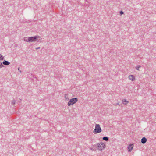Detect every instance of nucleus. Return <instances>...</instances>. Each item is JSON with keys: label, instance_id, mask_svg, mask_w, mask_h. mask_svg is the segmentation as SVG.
I'll return each mask as SVG.
<instances>
[{"label": "nucleus", "instance_id": "f257e3e1", "mask_svg": "<svg viewBox=\"0 0 156 156\" xmlns=\"http://www.w3.org/2000/svg\"><path fill=\"white\" fill-rule=\"evenodd\" d=\"M102 130L99 124H96L95 125V127L93 132L94 134H97L101 132Z\"/></svg>", "mask_w": 156, "mask_h": 156}, {"label": "nucleus", "instance_id": "f03ea898", "mask_svg": "<svg viewBox=\"0 0 156 156\" xmlns=\"http://www.w3.org/2000/svg\"><path fill=\"white\" fill-rule=\"evenodd\" d=\"M40 37L38 36H35L34 37H28V42H34L37 40V38Z\"/></svg>", "mask_w": 156, "mask_h": 156}, {"label": "nucleus", "instance_id": "7ed1b4c3", "mask_svg": "<svg viewBox=\"0 0 156 156\" xmlns=\"http://www.w3.org/2000/svg\"><path fill=\"white\" fill-rule=\"evenodd\" d=\"M78 101V99L76 98H74L70 99L68 102L67 105L70 106L75 104Z\"/></svg>", "mask_w": 156, "mask_h": 156}, {"label": "nucleus", "instance_id": "20e7f679", "mask_svg": "<svg viewBox=\"0 0 156 156\" xmlns=\"http://www.w3.org/2000/svg\"><path fill=\"white\" fill-rule=\"evenodd\" d=\"M97 147L98 149L101 150H102L104 148H105L104 146H105L104 143H98L97 144Z\"/></svg>", "mask_w": 156, "mask_h": 156}, {"label": "nucleus", "instance_id": "39448f33", "mask_svg": "<svg viewBox=\"0 0 156 156\" xmlns=\"http://www.w3.org/2000/svg\"><path fill=\"white\" fill-rule=\"evenodd\" d=\"M133 147V145L132 144H129L127 147L129 152H130L132 150Z\"/></svg>", "mask_w": 156, "mask_h": 156}, {"label": "nucleus", "instance_id": "423d86ee", "mask_svg": "<svg viewBox=\"0 0 156 156\" xmlns=\"http://www.w3.org/2000/svg\"><path fill=\"white\" fill-rule=\"evenodd\" d=\"M147 141V139L145 137H143L141 139V142L143 144L145 143Z\"/></svg>", "mask_w": 156, "mask_h": 156}, {"label": "nucleus", "instance_id": "0eeeda50", "mask_svg": "<svg viewBox=\"0 0 156 156\" xmlns=\"http://www.w3.org/2000/svg\"><path fill=\"white\" fill-rule=\"evenodd\" d=\"M2 64H4V65H8L10 64V63L8 61H6L5 60H4L3 62H2Z\"/></svg>", "mask_w": 156, "mask_h": 156}, {"label": "nucleus", "instance_id": "6e6552de", "mask_svg": "<svg viewBox=\"0 0 156 156\" xmlns=\"http://www.w3.org/2000/svg\"><path fill=\"white\" fill-rule=\"evenodd\" d=\"M129 78L130 80L132 81H133L135 80V77L133 75L129 76Z\"/></svg>", "mask_w": 156, "mask_h": 156}, {"label": "nucleus", "instance_id": "1a4fd4ad", "mask_svg": "<svg viewBox=\"0 0 156 156\" xmlns=\"http://www.w3.org/2000/svg\"><path fill=\"white\" fill-rule=\"evenodd\" d=\"M122 103L124 105H126L129 102V101L126 100L125 99L122 100Z\"/></svg>", "mask_w": 156, "mask_h": 156}, {"label": "nucleus", "instance_id": "9d476101", "mask_svg": "<svg viewBox=\"0 0 156 156\" xmlns=\"http://www.w3.org/2000/svg\"><path fill=\"white\" fill-rule=\"evenodd\" d=\"M103 139L106 141H108L109 140V138L106 136H104L103 137Z\"/></svg>", "mask_w": 156, "mask_h": 156}, {"label": "nucleus", "instance_id": "9b49d317", "mask_svg": "<svg viewBox=\"0 0 156 156\" xmlns=\"http://www.w3.org/2000/svg\"><path fill=\"white\" fill-rule=\"evenodd\" d=\"M64 98L66 100L68 101L69 100V98L68 97V95L67 94H65Z\"/></svg>", "mask_w": 156, "mask_h": 156}, {"label": "nucleus", "instance_id": "f8f14e48", "mask_svg": "<svg viewBox=\"0 0 156 156\" xmlns=\"http://www.w3.org/2000/svg\"><path fill=\"white\" fill-rule=\"evenodd\" d=\"M4 57L1 54H0V60H4Z\"/></svg>", "mask_w": 156, "mask_h": 156}, {"label": "nucleus", "instance_id": "ddd939ff", "mask_svg": "<svg viewBox=\"0 0 156 156\" xmlns=\"http://www.w3.org/2000/svg\"><path fill=\"white\" fill-rule=\"evenodd\" d=\"M141 67V66L140 65H138V66H136V69L138 70H139V68Z\"/></svg>", "mask_w": 156, "mask_h": 156}, {"label": "nucleus", "instance_id": "4468645a", "mask_svg": "<svg viewBox=\"0 0 156 156\" xmlns=\"http://www.w3.org/2000/svg\"><path fill=\"white\" fill-rule=\"evenodd\" d=\"M16 101L15 100H13L12 101L11 104L12 105H14L15 104Z\"/></svg>", "mask_w": 156, "mask_h": 156}, {"label": "nucleus", "instance_id": "2eb2a0df", "mask_svg": "<svg viewBox=\"0 0 156 156\" xmlns=\"http://www.w3.org/2000/svg\"><path fill=\"white\" fill-rule=\"evenodd\" d=\"M4 66L3 65L2 62H0V68L3 67Z\"/></svg>", "mask_w": 156, "mask_h": 156}, {"label": "nucleus", "instance_id": "dca6fc26", "mask_svg": "<svg viewBox=\"0 0 156 156\" xmlns=\"http://www.w3.org/2000/svg\"><path fill=\"white\" fill-rule=\"evenodd\" d=\"M24 40L25 41L28 42V37L27 38H25L24 39Z\"/></svg>", "mask_w": 156, "mask_h": 156}, {"label": "nucleus", "instance_id": "f3484780", "mask_svg": "<svg viewBox=\"0 0 156 156\" xmlns=\"http://www.w3.org/2000/svg\"><path fill=\"white\" fill-rule=\"evenodd\" d=\"M119 13H120V14L121 15H122L124 13H123V11H120L119 12Z\"/></svg>", "mask_w": 156, "mask_h": 156}, {"label": "nucleus", "instance_id": "a211bd4d", "mask_svg": "<svg viewBox=\"0 0 156 156\" xmlns=\"http://www.w3.org/2000/svg\"><path fill=\"white\" fill-rule=\"evenodd\" d=\"M40 48V47H38L37 48H36V50H37V49H39Z\"/></svg>", "mask_w": 156, "mask_h": 156}, {"label": "nucleus", "instance_id": "6ab92c4d", "mask_svg": "<svg viewBox=\"0 0 156 156\" xmlns=\"http://www.w3.org/2000/svg\"><path fill=\"white\" fill-rule=\"evenodd\" d=\"M117 105H119V103H117Z\"/></svg>", "mask_w": 156, "mask_h": 156}, {"label": "nucleus", "instance_id": "aec40b11", "mask_svg": "<svg viewBox=\"0 0 156 156\" xmlns=\"http://www.w3.org/2000/svg\"><path fill=\"white\" fill-rule=\"evenodd\" d=\"M18 70H20V69H19V68H18Z\"/></svg>", "mask_w": 156, "mask_h": 156}]
</instances>
